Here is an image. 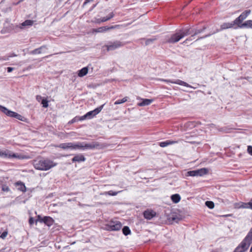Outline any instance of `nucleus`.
<instances>
[{
  "label": "nucleus",
  "instance_id": "nucleus-24",
  "mask_svg": "<svg viewBox=\"0 0 252 252\" xmlns=\"http://www.w3.org/2000/svg\"><path fill=\"white\" fill-rule=\"evenodd\" d=\"M171 199L174 203H178L181 200V196L179 194L176 193L171 196Z\"/></svg>",
  "mask_w": 252,
  "mask_h": 252
},
{
  "label": "nucleus",
  "instance_id": "nucleus-20",
  "mask_svg": "<svg viewBox=\"0 0 252 252\" xmlns=\"http://www.w3.org/2000/svg\"><path fill=\"white\" fill-rule=\"evenodd\" d=\"M190 30V32H192L190 34L193 33L194 35H196L199 33H200L202 32H203L206 28L205 27H204L202 29H197V28H189Z\"/></svg>",
  "mask_w": 252,
  "mask_h": 252
},
{
  "label": "nucleus",
  "instance_id": "nucleus-45",
  "mask_svg": "<svg viewBox=\"0 0 252 252\" xmlns=\"http://www.w3.org/2000/svg\"><path fill=\"white\" fill-rule=\"evenodd\" d=\"M248 153L252 156V146H248V149H247Z\"/></svg>",
  "mask_w": 252,
  "mask_h": 252
},
{
  "label": "nucleus",
  "instance_id": "nucleus-38",
  "mask_svg": "<svg viewBox=\"0 0 252 252\" xmlns=\"http://www.w3.org/2000/svg\"><path fill=\"white\" fill-rule=\"evenodd\" d=\"M74 132H70L69 133H64V132H60L59 134V136H60L61 138H65L66 136H65L66 134H69L70 135H72V134H74Z\"/></svg>",
  "mask_w": 252,
  "mask_h": 252
},
{
  "label": "nucleus",
  "instance_id": "nucleus-56",
  "mask_svg": "<svg viewBox=\"0 0 252 252\" xmlns=\"http://www.w3.org/2000/svg\"><path fill=\"white\" fill-rule=\"evenodd\" d=\"M19 2H19H17L16 4H18V3Z\"/></svg>",
  "mask_w": 252,
  "mask_h": 252
},
{
  "label": "nucleus",
  "instance_id": "nucleus-36",
  "mask_svg": "<svg viewBox=\"0 0 252 252\" xmlns=\"http://www.w3.org/2000/svg\"><path fill=\"white\" fill-rule=\"evenodd\" d=\"M169 219L173 221L176 222H177L180 220L179 217H178L176 215H172L169 217Z\"/></svg>",
  "mask_w": 252,
  "mask_h": 252
},
{
  "label": "nucleus",
  "instance_id": "nucleus-26",
  "mask_svg": "<svg viewBox=\"0 0 252 252\" xmlns=\"http://www.w3.org/2000/svg\"><path fill=\"white\" fill-rule=\"evenodd\" d=\"M44 48H46V46H42L39 48H36L32 51H31L30 53L32 55L40 54L41 53V50Z\"/></svg>",
  "mask_w": 252,
  "mask_h": 252
},
{
  "label": "nucleus",
  "instance_id": "nucleus-5",
  "mask_svg": "<svg viewBox=\"0 0 252 252\" xmlns=\"http://www.w3.org/2000/svg\"><path fill=\"white\" fill-rule=\"evenodd\" d=\"M122 227V223L117 220H111L104 225V229L109 231H118L120 230Z\"/></svg>",
  "mask_w": 252,
  "mask_h": 252
},
{
  "label": "nucleus",
  "instance_id": "nucleus-28",
  "mask_svg": "<svg viewBox=\"0 0 252 252\" xmlns=\"http://www.w3.org/2000/svg\"><path fill=\"white\" fill-rule=\"evenodd\" d=\"M121 191H113V190H109L108 191H105L102 193H101V195H109L110 196H116L118 194L119 192H120Z\"/></svg>",
  "mask_w": 252,
  "mask_h": 252
},
{
  "label": "nucleus",
  "instance_id": "nucleus-37",
  "mask_svg": "<svg viewBox=\"0 0 252 252\" xmlns=\"http://www.w3.org/2000/svg\"><path fill=\"white\" fill-rule=\"evenodd\" d=\"M41 104L43 107L47 108L48 106V101L46 99L43 98L41 101Z\"/></svg>",
  "mask_w": 252,
  "mask_h": 252
},
{
  "label": "nucleus",
  "instance_id": "nucleus-14",
  "mask_svg": "<svg viewBox=\"0 0 252 252\" xmlns=\"http://www.w3.org/2000/svg\"><path fill=\"white\" fill-rule=\"evenodd\" d=\"M234 28L235 29L237 28V27H234V24H233L232 22L231 23H224L221 25L220 29L218 30L217 31V32H219L220 31H222L224 30H226V29H230V28Z\"/></svg>",
  "mask_w": 252,
  "mask_h": 252
},
{
  "label": "nucleus",
  "instance_id": "nucleus-31",
  "mask_svg": "<svg viewBox=\"0 0 252 252\" xmlns=\"http://www.w3.org/2000/svg\"><path fill=\"white\" fill-rule=\"evenodd\" d=\"M11 157L10 155H8L6 151H1L0 150V157L3 158H6Z\"/></svg>",
  "mask_w": 252,
  "mask_h": 252
},
{
  "label": "nucleus",
  "instance_id": "nucleus-29",
  "mask_svg": "<svg viewBox=\"0 0 252 252\" xmlns=\"http://www.w3.org/2000/svg\"><path fill=\"white\" fill-rule=\"evenodd\" d=\"M122 232L123 234L125 236H127L131 233V230L127 226H125L122 228Z\"/></svg>",
  "mask_w": 252,
  "mask_h": 252
},
{
  "label": "nucleus",
  "instance_id": "nucleus-3",
  "mask_svg": "<svg viewBox=\"0 0 252 252\" xmlns=\"http://www.w3.org/2000/svg\"><path fill=\"white\" fill-rule=\"evenodd\" d=\"M252 242V227L250 229L249 232L239 244V245L235 249L234 252H245L249 249L251 244Z\"/></svg>",
  "mask_w": 252,
  "mask_h": 252
},
{
  "label": "nucleus",
  "instance_id": "nucleus-35",
  "mask_svg": "<svg viewBox=\"0 0 252 252\" xmlns=\"http://www.w3.org/2000/svg\"><path fill=\"white\" fill-rule=\"evenodd\" d=\"M205 205L207 207L211 209H213L215 206L214 202L211 201H206Z\"/></svg>",
  "mask_w": 252,
  "mask_h": 252
},
{
  "label": "nucleus",
  "instance_id": "nucleus-6",
  "mask_svg": "<svg viewBox=\"0 0 252 252\" xmlns=\"http://www.w3.org/2000/svg\"><path fill=\"white\" fill-rule=\"evenodd\" d=\"M105 104H103L100 106L96 108L94 110L92 111H90L87 112L86 114L82 116L84 119V120L88 119L90 120L94 118L96 115H97L103 109L104 105Z\"/></svg>",
  "mask_w": 252,
  "mask_h": 252
},
{
  "label": "nucleus",
  "instance_id": "nucleus-19",
  "mask_svg": "<svg viewBox=\"0 0 252 252\" xmlns=\"http://www.w3.org/2000/svg\"><path fill=\"white\" fill-rule=\"evenodd\" d=\"M33 24V21L31 20H26L23 22L20 27L21 29H24L25 28H29L32 26Z\"/></svg>",
  "mask_w": 252,
  "mask_h": 252
},
{
  "label": "nucleus",
  "instance_id": "nucleus-11",
  "mask_svg": "<svg viewBox=\"0 0 252 252\" xmlns=\"http://www.w3.org/2000/svg\"><path fill=\"white\" fill-rule=\"evenodd\" d=\"M119 27V25H115V26H112L110 27L108 26H104V27H101L97 29H94L93 30V32H103L111 30V29H115L116 28H118Z\"/></svg>",
  "mask_w": 252,
  "mask_h": 252
},
{
  "label": "nucleus",
  "instance_id": "nucleus-47",
  "mask_svg": "<svg viewBox=\"0 0 252 252\" xmlns=\"http://www.w3.org/2000/svg\"><path fill=\"white\" fill-rule=\"evenodd\" d=\"M248 204V209H251L252 210V199L251 200V201L247 203Z\"/></svg>",
  "mask_w": 252,
  "mask_h": 252
},
{
  "label": "nucleus",
  "instance_id": "nucleus-15",
  "mask_svg": "<svg viewBox=\"0 0 252 252\" xmlns=\"http://www.w3.org/2000/svg\"><path fill=\"white\" fill-rule=\"evenodd\" d=\"M178 143V141L168 140L159 143V145L161 147H165L170 145H173Z\"/></svg>",
  "mask_w": 252,
  "mask_h": 252
},
{
  "label": "nucleus",
  "instance_id": "nucleus-7",
  "mask_svg": "<svg viewBox=\"0 0 252 252\" xmlns=\"http://www.w3.org/2000/svg\"><path fill=\"white\" fill-rule=\"evenodd\" d=\"M208 170L206 168H202L197 170L189 171L187 172V175L192 177L203 176L208 173Z\"/></svg>",
  "mask_w": 252,
  "mask_h": 252
},
{
  "label": "nucleus",
  "instance_id": "nucleus-13",
  "mask_svg": "<svg viewBox=\"0 0 252 252\" xmlns=\"http://www.w3.org/2000/svg\"><path fill=\"white\" fill-rule=\"evenodd\" d=\"M114 16V13L113 12H111L106 17L96 19L94 22L96 24H100V23L104 22L110 20L111 18H113Z\"/></svg>",
  "mask_w": 252,
  "mask_h": 252
},
{
  "label": "nucleus",
  "instance_id": "nucleus-23",
  "mask_svg": "<svg viewBox=\"0 0 252 252\" xmlns=\"http://www.w3.org/2000/svg\"><path fill=\"white\" fill-rule=\"evenodd\" d=\"M84 121V119H83L82 116H76L74 118H73L72 120L69 121L68 122V124L71 125V124L75 123L76 122H77L78 121Z\"/></svg>",
  "mask_w": 252,
  "mask_h": 252
},
{
  "label": "nucleus",
  "instance_id": "nucleus-52",
  "mask_svg": "<svg viewBox=\"0 0 252 252\" xmlns=\"http://www.w3.org/2000/svg\"><path fill=\"white\" fill-rule=\"evenodd\" d=\"M21 124H22L21 123L17 122V124H16L17 126H20L21 125Z\"/></svg>",
  "mask_w": 252,
  "mask_h": 252
},
{
  "label": "nucleus",
  "instance_id": "nucleus-41",
  "mask_svg": "<svg viewBox=\"0 0 252 252\" xmlns=\"http://www.w3.org/2000/svg\"><path fill=\"white\" fill-rule=\"evenodd\" d=\"M11 31V29L10 28H5L4 27L3 29H2L1 30V33L3 34V33H7V32H9Z\"/></svg>",
  "mask_w": 252,
  "mask_h": 252
},
{
  "label": "nucleus",
  "instance_id": "nucleus-44",
  "mask_svg": "<svg viewBox=\"0 0 252 252\" xmlns=\"http://www.w3.org/2000/svg\"><path fill=\"white\" fill-rule=\"evenodd\" d=\"M2 190L3 191L7 192L9 190V188L6 185H2Z\"/></svg>",
  "mask_w": 252,
  "mask_h": 252
},
{
  "label": "nucleus",
  "instance_id": "nucleus-54",
  "mask_svg": "<svg viewBox=\"0 0 252 252\" xmlns=\"http://www.w3.org/2000/svg\"><path fill=\"white\" fill-rule=\"evenodd\" d=\"M0 252H4V249L0 250Z\"/></svg>",
  "mask_w": 252,
  "mask_h": 252
},
{
  "label": "nucleus",
  "instance_id": "nucleus-22",
  "mask_svg": "<svg viewBox=\"0 0 252 252\" xmlns=\"http://www.w3.org/2000/svg\"><path fill=\"white\" fill-rule=\"evenodd\" d=\"M234 207L236 209H248V204L247 203H244L243 202H239L238 203H236L234 204Z\"/></svg>",
  "mask_w": 252,
  "mask_h": 252
},
{
  "label": "nucleus",
  "instance_id": "nucleus-50",
  "mask_svg": "<svg viewBox=\"0 0 252 252\" xmlns=\"http://www.w3.org/2000/svg\"><path fill=\"white\" fill-rule=\"evenodd\" d=\"M13 69H14V68L13 67H8L7 68V70L8 72H11Z\"/></svg>",
  "mask_w": 252,
  "mask_h": 252
},
{
  "label": "nucleus",
  "instance_id": "nucleus-12",
  "mask_svg": "<svg viewBox=\"0 0 252 252\" xmlns=\"http://www.w3.org/2000/svg\"><path fill=\"white\" fill-rule=\"evenodd\" d=\"M156 215V213L153 210L147 209L143 212V216L145 219L150 220Z\"/></svg>",
  "mask_w": 252,
  "mask_h": 252
},
{
  "label": "nucleus",
  "instance_id": "nucleus-33",
  "mask_svg": "<svg viewBox=\"0 0 252 252\" xmlns=\"http://www.w3.org/2000/svg\"><path fill=\"white\" fill-rule=\"evenodd\" d=\"M17 158L18 159H29L30 157L28 155H24L21 154L17 153Z\"/></svg>",
  "mask_w": 252,
  "mask_h": 252
},
{
  "label": "nucleus",
  "instance_id": "nucleus-4",
  "mask_svg": "<svg viewBox=\"0 0 252 252\" xmlns=\"http://www.w3.org/2000/svg\"><path fill=\"white\" fill-rule=\"evenodd\" d=\"M191 32L188 28H183L177 31L175 33L172 34L170 37L167 40V42L169 43L177 42L185 36L190 34Z\"/></svg>",
  "mask_w": 252,
  "mask_h": 252
},
{
  "label": "nucleus",
  "instance_id": "nucleus-53",
  "mask_svg": "<svg viewBox=\"0 0 252 252\" xmlns=\"http://www.w3.org/2000/svg\"><path fill=\"white\" fill-rule=\"evenodd\" d=\"M12 157H13V158H16V154H13L12 155Z\"/></svg>",
  "mask_w": 252,
  "mask_h": 252
},
{
  "label": "nucleus",
  "instance_id": "nucleus-43",
  "mask_svg": "<svg viewBox=\"0 0 252 252\" xmlns=\"http://www.w3.org/2000/svg\"><path fill=\"white\" fill-rule=\"evenodd\" d=\"M7 235V231H4L1 234H0V237L2 239H4Z\"/></svg>",
  "mask_w": 252,
  "mask_h": 252
},
{
  "label": "nucleus",
  "instance_id": "nucleus-46",
  "mask_svg": "<svg viewBox=\"0 0 252 252\" xmlns=\"http://www.w3.org/2000/svg\"><path fill=\"white\" fill-rule=\"evenodd\" d=\"M35 221V220L33 218L31 217L29 219V222L30 225H32L34 223Z\"/></svg>",
  "mask_w": 252,
  "mask_h": 252
},
{
  "label": "nucleus",
  "instance_id": "nucleus-9",
  "mask_svg": "<svg viewBox=\"0 0 252 252\" xmlns=\"http://www.w3.org/2000/svg\"><path fill=\"white\" fill-rule=\"evenodd\" d=\"M161 81L163 82H165V83H172V84H178V85H181V86H185V87H188V88H192V87L190 85H189V84H188L187 83L183 81H182L181 80H179V79H161Z\"/></svg>",
  "mask_w": 252,
  "mask_h": 252
},
{
  "label": "nucleus",
  "instance_id": "nucleus-48",
  "mask_svg": "<svg viewBox=\"0 0 252 252\" xmlns=\"http://www.w3.org/2000/svg\"><path fill=\"white\" fill-rule=\"evenodd\" d=\"M194 36L195 35L193 33H192V35L189 37L187 38L186 41H187L192 40L193 39H194Z\"/></svg>",
  "mask_w": 252,
  "mask_h": 252
},
{
  "label": "nucleus",
  "instance_id": "nucleus-10",
  "mask_svg": "<svg viewBox=\"0 0 252 252\" xmlns=\"http://www.w3.org/2000/svg\"><path fill=\"white\" fill-rule=\"evenodd\" d=\"M123 44L120 41H115L113 42H110L109 44L106 45L107 51L114 50L117 48L122 47Z\"/></svg>",
  "mask_w": 252,
  "mask_h": 252
},
{
  "label": "nucleus",
  "instance_id": "nucleus-42",
  "mask_svg": "<svg viewBox=\"0 0 252 252\" xmlns=\"http://www.w3.org/2000/svg\"><path fill=\"white\" fill-rule=\"evenodd\" d=\"M154 40H155V39H153V38L147 39L145 41V45H148L151 44L152 43H153V42Z\"/></svg>",
  "mask_w": 252,
  "mask_h": 252
},
{
  "label": "nucleus",
  "instance_id": "nucleus-8",
  "mask_svg": "<svg viewBox=\"0 0 252 252\" xmlns=\"http://www.w3.org/2000/svg\"><path fill=\"white\" fill-rule=\"evenodd\" d=\"M37 221L43 222L48 226H51L54 222V220L53 218L49 216H45L42 218L40 216H38L37 219L36 220V222H37Z\"/></svg>",
  "mask_w": 252,
  "mask_h": 252
},
{
  "label": "nucleus",
  "instance_id": "nucleus-25",
  "mask_svg": "<svg viewBox=\"0 0 252 252\" xmlns=\"http://www.w3.org/2000/svg\"><path fill=\"white\" fill-rule=\"evenodd\" d=\"M88 72V68L87 67H84L79 70L78 72V75L79 77H83L85 75H86Z\"/></svg>",
  "mask_w": 252,
  "mask_h": 252
},
{
  "label": "nucleus",
  "instance_id": "nucleus-55",
  "mask_svg": "<svg viewBox=\"0 0 252 252\" xmlns=\"http://www.w3.org/2000/svg\"><path fill=\"white\" fill-rule=\"evenodd\" d=\"M95 6V5H94V6L93 7V8H94Z\"/></svg>",
  "mask_w": 252,
  "mask_h": 252
},
{
  "label": "nucleus",
  "instance_id": "nucleus-51",
  "mask_svg": "<svg viewBox=\"0 0 252 252\" xmlns=\"http://www.w3.org/2000/svg\"><path fill=\"white\" fill-rule=\"evenodd\" d=\"M88 3H89V2L88 1H87V0H85L83 4V6H84L85 5H86Z\"/></svg>",
  "mask_w": 252,
  "mask_h": 252
},
{
  "label": "nucleus",
  "instance_id": "nucleus-1",
  "mask_svg": "<svg viewBox=\"0 0 252 252\" xmlns=\"http://www.w3.org/2000/svg\"><path fill=\"white\" fill-rule=\"evenodd\" d=\"M99 146L98 142H93L88 143L84 142H68L61 143L57 147L63 150L85 151L86 150H93Z\"/></svg>",
  "mask_w": 252,
  "mask_h": 252
},
{
  "label": "nucleus",
  "instance_id": "nucleus-32",
  "mask_svg": "<svg viewBox=\"0 0 252 252\" xmlns=\"http://www.w3.org/2000/svg\"><path fill=\"white\" fill-rule=\"evenodd\" d=\"M127 101V97H125L122 99H118L115 102V105L120 104Z\"/></svg>",
  "mask_w": 252,
  "mask_h": 252
},
{
  "label": "nucleus",
  "instance_id": "nucleus-16",
  "mask_svg": "<svg viewBox=\"0 0 252 252\" xmlns=\"http://www.w3.org/2000/svg\"><path fill=\"white\" fill-rule=\"evenodd\" d=\"M86 160L85 157L82 154H78L75 156L72 159V162H81Z\"/></svg>",
  "mask_w": 252,
  "mask_h": 252
},
{
  "label": "nucleus",
  "instance_id": "nucleus-27",
  "mask_svg": "<svg viewBox=\"0 0 252 252\" xmlns=\"http://www.w3.org/2000/svg\"><path fill=\"white\" fill-rule=\"evenodd\" d=\"M251 10H245L239 17L242 20V21H243L249 16L251 13Z\"/></svg>",
  "mask_w": 252,
  "mask_h": 252
},
{
  "label": "nucleus",
  "instance_id": "nucleus-39",
  "mask_svg": "<svg viewBox=\"0 0 252 252\" xmlns=\"http://www.w3.org/2000/svg\"><path fill=\"white\" fill-rule=\"evenodd\" d=\"M0 111L3 112L6 115H7V111H9V110L7 109L6 107L0 105Z\"/></svg>",
  "mask_w": 252,
  "mask_h": 252
},
{
  "label": "nucleus",
  "instance_id": "nucleus-49",
  "mask_svg": "<svg viewBox=\"0 0 252 252\" xmlns=\"http://www.w3.org/2000/svg\"><path fill=\"white\" fill-rule=\"evenodd\" d=\"M215 33V32H213V33H210V34H208L205 35V36H204L200 37L198 38L197 39V40H199V39H200L205 38H206V37H209V36H210L211 35H212V34H213V33Z\"/></svg>",
  "mask_w": 252,
  "mask_h": 252
},
{
  "label": "nucleus",
  "instance_id": "nucleus-34",
  "mask_svg": "<svg viewBox=\"0 0 252 252\" xmlns=\"http://www.w3.org/2000/svg\"><path fill=\"white\" fill-rule=\"evenodd\" d=\"M17 119H18L20 121H23V122L28 123V119H27L25 117H24L20 114H18L17 113Z\"/></svg>",
  "mask_w": 252,
  "mask_h": 252
},
{
  "label": "nucleus",
  "instance_id": "nucleus-2",
  "mask_svg": "<svg viewBox=\"0 0 252 252\" xmlns=\"http://www.w3.org/2000/svg\"><path fill=\"white\" fill-rule=\"evenodd\" d=\"M57 163L48 158H41L34 160L33 162L34 167L38 170L47 171L56 166Z\"/></svg>",
  "mask_w": 252,
  "mask_h": 252
},
{
  "label": "nucleus",
  "instance_id": "nucleus-18",
  "mask_svg": "<svg viewBox=\"0 0 252 252\" xmlns=\"http://www.w3.org/2000/svg\"><path fill=\"white\" fill-rule=\"evenodd\" d=\"M141 100H142L141 102H139L138 103V105L139 106H148L154 101V100L153 99H147V98L141 99Z\"/></svg>",
  "mask_w": 252,
  "mask_h": 252
},
{
  "label": "nucleus",
  "instance_id": "nucleus-21",
  "mask_svg": "<svg viewBox=\"0 0 252 252\" xmlns=\"http://www.w3.org/2000/svg\"><path fill=\"white\" fill-rule=\"evenodd\" d=\"M17 189L20 190L22 192H25L27 190V188L25 184L21 181H17Z\"/></svg>",
  "mask_w": 252,
  "mask_h": 252
},
{
  "label": "nucleus",
  "instance_id": "nucleus-17",
  "mask_svg": "<svg viewBox=\"0 0 252 252\" xmlns=\"http://www.w3.org/2000/svg\"><path fill=\"white\" fill-rule=\"evenodd\" d=\"M240 29H252V20H249L245 21L242 24L239 25Z\"/></svg>",
  "mask_w": 252,
  "mask_h": 252
},
{
  "label": "nucleus",
  "instance_id": "nucleus-30",
  "mask_svg": "<svg viewBox=\"0 0 252 252\" xmlns=\"http://www.w3.org/2000/svg\"><path fill=\"white\" fill-rule=\"evenodd\" d=\"M242 20L240 19L239 17H237L233 21H232L233 24H234V26L237 25L238 26V28H239V25L242 24Z\"/></svg>",
  "mask_w": 252,
  "mask_h": 252
},
{
  "label": "nucleus",
  "instance_id": "nucleus-40",
  "mask_svg": "<svg viewBox=\"0 0 252 252\" xmlns=\"http://www.w3.org/2000/svg\"><path fill=\"white\" fill-rule=\"evenodd\" d=\"M7 116L10 117L16 118V112L9 110V111H7Z\"/></svg>",
  "mask_w": 252,
  "mask_h": 252
}]
</instances>
